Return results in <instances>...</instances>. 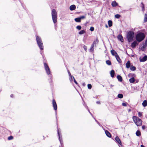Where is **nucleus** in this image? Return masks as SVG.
<instances>
[{"label": "nucleus", "instance_id": "16", "mask_svg": "<svg viewBox=\"0 0 147 147\" xmlns=\"http://www.w3.org/2000/svg\"><path fill=\"white\" fill-rule=\"evenodd\" d=\"M118 4L115 1H113L112 2L111 5L113 7H115L118 5Z\"/></svg>", "mask_w": 147, "mask_h": 147}, {"label": "nucleus", "instance_id": "1", "mask_svg": "<svg viewBox=\"0 0 147 147\" xmlns=\"http://www.w3.org/2000/svg\"><path fill=\"white\" fill-rule=\"evenodd\" d=\"M132 118L133 121L137 126H139L142 125V121L140 119L136 116H134Z\"/></svg>", "mask_w": 147, "mask_h": 147}, {"label": "nucleus", "instance_id": "37", "mask_svg": "<svg viewBox=\"0 0 147 147\" xmlns=\"http://www.w3.org/2000/svg\"><path fill=\"white\" fill-rule=\"evenodd\" d=\"M88 88L89 89H91L92 88V85L91 84L88 85Z\"/></svg>", "mask_w": 147, "mask_h": 147}, {"label": "nucleus", "instance_id": "10", "mask_svg": "<svg viewBox=\"0 0 147 147\" xmlns=\"http://www.w3.org/2000/svg\"><path fill=\"white\" fill-rule=\"evenodd\" d=\"M115 140L120 145L122 146V144H121V142L119 138V137L117 136H116L115 138Z\"/></svg>", "mask_w": 147, "mask_h": 147}, {"label": "nucleus", "instance_id": "41", "mask_svg": "<svg viewBox=\"0 0 147 147\" xmlns=\"http://www.w3.org/2000/svg\"><path fill=\"white\" fill-rule=\"evenodd\" d=\"M83 48L86 51L87 50V47L85 45L83 46Z\"/></svg>", "mask_w": 147, "mask_h": 147}, {"label": "nucleus", "instance_id": "40", "mask_svg": "<svg viewBox=\"0 0 147 147\" xmlns=\"http://www.w3.org/2000/svg\"><path fill=\"white\" fill-rule=\"evenodd\" d=\"M122 105L123 106L126 107L127 106V104L126 103L123 102L122 103Z\"/></svg>", "mask_w": 147, "mask_h": 147}, {"label": "nucleus", "instance_id": "22", "mask_svg": "<svg viewBox=\"0 0 147 147\" xmlns=\"http://www.w3.org/2000/svg\"><path fill=\"white\" fill-rule=\"evenodd\" d=\"M142 105L144 107H145L147 106V101L146 100H144L142 103Z\"/></svg>", "mask_w": 147, "mask_h": 147}, {"label": "nucleus", "instance_id": "38", "mask_svg": "<svg viewBox=\"0 0 147 147\" xmlns=\"http://www.w3.org/2000/svg\"><path fill=\"white\" fill-rule=\"evenodd\" d=\"M13 138V136H9L8 138V139L9 140H11Z\"/></svg>", "mask_w": 147, "mask_h": 147}, {"label": "nucleus", "instance_id": "39", "mask_svg": "<svg viewBox=\"0 0 147 147\" xmlns=\"http://www.w3.org/2000/svg\"><path fill=\"white\" fill-rule=\"evenodd\" d=\"M80 20H81V19H84L85 18V16H82L80 17Z\"/></svg>", "mask_w": 147, "mask_h": 147}, {"label": "nucleus", "instance_id": "18", "mask_svg": "<svg viewBox=\"0 0 147 147\" xmlns=\"http://www.w3.org/2000/svg\"><path fill=\"white\" fill-rule=\"evenodd\" d=\"M130 63L129 61H127L126 64V66L127 68H129L130 67Z\"/></svg>", "mask_w": 147, "mask_h": 147}, {"label": "nucleus", "instance_id": "34", "mask_svg": "<svg viewBox=\"0 0 147 147\" xmlns=\"http://www.w3.org/2000/svg\"><path fill=\"white\" fill-rule=\"evenodd\" d=\"M121 16L118 14H117L115 16V18L117 19L119 18L120 17H121Z\"/></svg>", "mask_w": 147, "mask_h": 147}, {"label": "nucleus", "instance_id": "33", "mask_svg": "<svg viewBox=\"0 0 147 147\" xmlns=\"http://www.w3.org/2000/svg\"><path fill=\"white\" fill-rule=\"evenodd\" d=\"M136 134L137 136H139L141 135L140 131H137L136 132Z\"/></svg>", "mask_w": 147, "mask_h": 147}, {"label": "nucleus", "instance_id": "23", "mask_svg": "<svg viewBox=\"0 0 147 147\" xmlns=\"http://www.w3.org/2000/svg\"><path fill=\"white\" fill-rule=\"evenodd\" d=\"M95 45V44L93 43L91 46L90 50V51H92V52H93L94 51V46Z\"/></svg>", "mask_w": 147, "mask_h": 147}, {"label": "nucleus", "instance_id": "43", "mask_svg": "<svg viewBox=\"0 0 147 147\" xmlns=\"http://www.w3.org/2000/svg\"><path fill=\"white\" fill-rule=\"evenodd\" d=\"M142 128L143 130H144L145 128V126L144 125H143L142 127Z\"/></svg>", "mask_w": 147, "mask_h": 147}, {"label": "nucleus", "instance_id": "32", "mask_svg": "<svg viewBox=\"0 0 147 147\" xmlns=\"http://www.w3.org/2000/svg\"><path fill=\"white\" fill-rule=\"evenodd\" d=\"M85 31L84 30H83L80 31L79 32V34H83L84 33H85Z\"/></svg>", "mask_w": 147, "mask_h": 147}, {"label": "nucleus", "instance_id": "31", "mask_svg": "<svg viewBox=\"0 0 147 147\" xmlns=\"http://www.w3.org/2000/svg\"><path fill=\"white\" fill-rule=\"evenodd\" d=\"M118 97L120 98H121L123 97V95L122 94H119L118 95Z\"/></svg>", "mask_w": 147, "mask_h": 147}, {"label": "nucleus", "instance_id": "50", "mask_svg": "<svg viewBox=\"0 0 147 147\" xmlns=\"http://www.w3.org/2000/svg\"><path fill=\"white\" fill-rule=\"evenodd\" d=\"M140 146H141V147H145L144 145H141Z\"/></svg>", "mask_w": 147, "mask_h": 147}, {"label": "nucleus", "instance_id": "8", "mask_svg": "<svg viewBox=\"0 0 147 147\" xmlns=\"http://www.w3.org/2000/svg\"><path fill=\"white\" fill-rule=\"evenodd\" d=\"M57 132H58V134L59 137V140L60 142V143H61V146H60L59 147H62V144H63V142L61 141L62 140V138H61V136L60 135V133L59 132V129H58L57 130Z\"/></svg>", "mask_w": 147, "mask_h": 147}, {"label": "nucleus", "instance_id": "47", "mask_svg": "<svg viewBox=\"0 0 147 147\" xmlns=\"http://www.w3.org/2000/svg\"><path fill=\"white\" fill-rule=\"evenodd\" d=\"M96 102L98 104H100V102L99 101H97Z\"/></svg>", "mask_w": 147, "mask_h": 147}, {"label": "nucleus", "instance_id": "44", "mask_svg": "<svg viewBox=\"0 0 147 147\" xmlns=\"http://www.w3.org/2000/svg\"><path fill=\"white\" fill-rule=\"evenodd\" d=\"M94 28H90V29L91 31H92L94 30Z\"/></svg>", "mask_w": 147, "mask_h": 147}, {"label": "nucleus", "instance_id": "4", "mask_svg": "<svg viewBox=\"0 0 147 147\" xmlns=\"http://www.w3.org/2000/svg\"><path fill=\"white\" fill-rule=\"evenodd\" d=\"M36 40L37 44L41 50L43 49V46L41 39L40 37L38 36H36Z\"/></svg>", "mask_w": 147, "mask_h": 147}, {"label": "nucleus", "instance_id": "9", "mask_svg": "<svg viewBox=\"0 0 147 147\" xmlns=\"http://www.w3.org/2000/svg\"><path fill=\"white\" fill-rule=\"evenodd\" d=\"M52 104L54 108V109L55 110H56L57 109V107L56 102L54 99L53 100Z\"/></svg>", "mask_w": 147, "mask_h": 147}, {"label": "nucleus", "instance_id": "46", "mask_svg": "<svg viewBox=\"0 0 147 147\" xmlns=\"http://www.w3.org/2000/svg\"><path fill=\"white\" fill-rule=\"evenodd\" d=\"M70 77H71V78L70 79V81H72V77L71 76H70Z\"/></svg>", "mask_w": 147, "mask_h": 147}, {"label": "nucleus", "instance_id": "7", "mask_svg": "<svg viewBox=\"0 0 147 147\" xmlns=\"http://www.w3.org/2000/svg\"><path fill=\"white\" fill-rule=\"evenodd\" d=\"M147 48V40H146L145 41V42H144L142 44V46L141 47L142 50L144 51Z\"/></svg>", "mask_w": 147, "mask_h": 147}, {"label": "nucleus", "instance_id": "52", "mask_svg": "<svg viewBox=\"0 0 147 147\" xmlns=\"http://www.w3.org/2000/svg\"><path fill=\"white\" fill-rule=\"evenodd\" d=\"M13 94H11V97H13Z\"/></svg>", "mask_w": 147, "mask_h": 147}, {"label": "nucleus", "instance_id": "17", "mask_svg": "<svg viewBox=\"0 0 147 147\" xmlns=\"http://www.w3.org/2000/svg\"><path fill=\"white\" fill-rule=\"evenodd\" d=\"M106 135L109 137L111 138V135L110 133L107 130L105 131Z\"/></svg>", "mask_w": 147, "mask_h": 147}, {"label": "nucleus", "instance_id": "28", "mask_svg": "<svg viewBox=\"0 0 147 147\" xmlns=\"http://www.w3.org/2000/svg\"><path fill=\"white\" fill-rule=\"evenodd\" d=\"M144 21V22H147V14H145Z\"/></svg>", "mask_w": 147, "mask_h": 147}, {"label": "nucleus", "instance_id": "25", "mask_svg": "<svg viewBox=\"0 0 147 147\" xmlns=\"http://www.w3.org/2000/svg\"><path fill=\"white\" fill-rule=\"evenodd\" d=\"M109 26V27H111L112 25V22L111 20H109L108 21Z\"/></svg>", "mask_w": 147, "mask_h": 147}, {"label": "nucleus", "instance_id": "58", "mask_svg": "<svg viewBox=\"0 0 147 147\" xmlns=\"http://www.w3.org/2000/svg\"><path fill=\"white\" fill-rule=\"evenodd\" d=\"M138 82V81H136V82Z\"/></svg>", "mask_w": 147, "mask_h": 147}, {"label": "nucleus", "instance_id": "14", "mask_svg": "<svg viewBox=\"0 0 147 147\" xmlns=\"http://www.w3.org/2000/svg\"><path fill=\"white\" fill-rule=\"evenodd\" d=\"M111 52L112 55L113 56H114L115 57H116V56L118 55L117 52L113 50H111Z\"/></svg>", "mask_w": 147, "mask_h": 147}, {"label": "nucleus", "instance_id": "13", "mask_svg": "<svg viewBox=\"0 0 147 147\" xmlns=\"http://www.w3.org/2000/svg\"><path fill=\"white\" fill-rule=\"evenodd\" d=\"M138 45V43H137V42L136 41H134V42H133L131 44V47L132 48H133Z\"/></svg>", "mask_w": 147, "mask_h": 147}, {"label": "nucleus", "instance_id": "36", "mask_svg": "<svg viewBox=\"0 0 147 147\" xmlns=\"http://www.w3.org/2000/svg\"><path fill=\"white\" fill-rule=\"evenodd\" d=\"M141 5H142L141 6L142 8V10H143V11H144V4H143V3H141Z\"/></svg>", "mask_w": 147, "mask_h": 147}, {"label": "nucleus", "instance_id": "20", "mask_svg": "<svg viewBox=\"0 0 147 147\" xmlns=\"http://www.w3.org/2000/svg\"><path fill=\"white\" fill-rule=\"evenodd\" d=\"M111 76L112 78H113L114 76L115 71L114 70H112L110 72Z\"/></svg>", "mask_w": 147, "mask_h": 147}, {"label": "nucleus", "instance_id": "56", "mask_svg": "<svg viewBox=\"0 0 147 147\" xmlns=\"http://www.w3.org/2000/svg\"><path fill=\"white\" fill-rule=\"evenodd\" d=\"M128 111L129 112V111H131V110L130 109H129Z\"/></svg>", "mask_w": 147, "mask_h": 147}, {"label": "nucleus", "instance_id": "2", "mask_svg": "<svg viewBox=\"0 0 147 147\" xmlns=\"http://www.w3.org/2000/svg\"><path fill=\"white\" fill-rule=\"evenodd\" d=\"M134 33L132 31H129L127 34V38L128 42H131L134 37Z\"/></svg>", "mask_w": 147, "mask_h": 147}, {"label": "nucleus", "instance_id": "12", "mask_svg": "<svg viewBox=\"0 0 147 147\" xmlns=\"http://www.w3.org/2000/svg\"><path fill=\"white\" fill-rule=\"evenodd\" d=\"M117 38L118 39L121 41L122 42H123V37L122 36V35H119L117 36Z\"/></svg>", "mask_w": 147, "mask_h": 147}, {"label": "nucleus", "instance_id": "48", "mask_svg": "<svg viewBox=\"0 0 147 147\" xmlns=\"http://www.w3.org/2000/svg\"><path fill=\"white\" fill-rule=\"evenodd\" d=\"M76 28H81V27L79 26H76Z\"/></svg>", "mask_w": 147, "mask_h": 147}, {"label": "nucleus", "instance_id": "26", "mask_svg": "<svg viewBox=\"0 0 147 147\" xmlns=\"http://www.w3.org/2000/svg\"><path fill=\"white\" fill-rule=\"evenodd\" d=\"M75 21L76 22H80L81 21V20L80 17L76 18L75 19Z\"/></svg>", "mask_w": 147, "mask_h": 147}, {"label": "nucleus", "instance_id": "24", "mask_svg": "<svg viewBox=\"0 0 147 147\" xmlns=\"http://www.w3.org/2000/svg\"><path fill=\"white\" fill-rule=\"evenodd\" d=\"M135 81V79L132 77L129 79V82L131 83H133Z\"/></svg>", "mask_w": 147, "mask_h": 147}, {"label": "nucleus", "instance_id": "29", "mask_svg": "<svg viewBox=\"0 0 147 147\" xmlns=\"http://www.w3.org/2000/svg\"><path fill=\"white\" fill-rule=\"evenodd\" d=\"M130 69L131 71H134L136 70V67L135 66H131L130 67Z\"/></svg>", "mask_w": 147, "mask_h": 147}, {"label": "nucleus", "instance_id": "6", "mask_svg": "<svg viewBox=\"0 0 147 147\" xmlns=\"http://www.w3.org/2000/svg\"><path fill=\"white\" fill-rule=\"evenodd\" d=\"M44 66L47 74L48 75L50 74L51 73L50 70L47 64L46 63H44Z\"/></svg>", "mask_w": 147, "mask_h": 147}, {"label": "nucleus", "instance_id": "51", "mask_svg": "<svg viewBox=\"0 0 147 147\" xmlns=\"http://www.w3.org/2000/svg\"><path fill=\"white\" fill-rule=\"evenodd\" d=\"M88 111H89V113L91 114V115H92V114L90 113V111L89 110H88Z\"/></svg>", "mask_w": 147, "mask_h": 147}, {"label": "nucleus", "instance_id": "30", "mask_svg": "<svg viewBox=\"0 0 147 147\" xmlns=\"http://www.w3.org/2000/svg\"><path fill=\"white\" fill-rule=\"evenodd\" d=\"M106 63L109 65H111V62L109 60H108L106 61Z\"/></svg>", "mask_w": 147, "mask_h": 147}, {"label": "nucleus", "instance_id": "3", "mask_svg": "<svg viewBox=\"0 0 147 147\" xmlns=\"http://www.w3.org/2000/svg\"><path fill=\"white\" fill-rule=\"evenodd\" d=\"M145 36L144 33L142 32H139L137 34L136 36V39L137 41L140 42L143 40Z\"/></svg>", "mask_w": 147, "mask_h": 147}, {"label": "nucleus", "instance_id": "27", "mask_svg": "<svg viewBox=\"0 0 147 147\" xmlns=\"http://www.w3.org/2000/svg\"><path fill=\"white\" fill-rule=\"evenodd\" d=\"M98 40L97 38H96V40L94 41L93 43L96 45L98 43Z\"/></svg>", "mask_w": 147, "mask_h": 147}, {"label": "nucleus", "instance_id": "5", "mask_svg": "<svg viewBox=\"0 0 147 147\" xmlns=\"http://www.w3.org/2000/svg\"><path fill=\"white\" fill-rule=\"evenodd\" d=\"M52 19L54 23L57 22V14L56 10L53 9L52 10L51 12Z\"/></svg>", "mask_w": 147, "mask_h": 147}, {"label": "nucleus", "instance_id": "57", "mask_svg": "<svg viewBox=\"0 0 147 147\" xmlns=\"http://www.w3.org/2000/svg\"><path fill=\"white\" fill-rule=\"evenodd\" d=\"M90 28H94V27L92 26H91Z\"/></svg>", "mask_w": 147, "mask_h": 147}, {"label": "nucleus", "instance_id": "59", "mask_svg": "<svg viewBox=\"0 0 147 147\" xmlns=\"http://www.w3.org/2000/svg\"><path fill=\"white\" fill-rule=\"evenodd\" d=\"M119 147H120V146H119Z\"/></svg>", "mask_w": 147, "mask_h": 147}, {"label": "nucleus", "instance_id": "15", "mask_svg": "<svg viewBox=\"0 0 147 147\" xmlns=\"http://www.w3.org/2000/svg\"><path fill=\"white\" fill-rule=\"evenodd\" d=\"M76 8V6L74 5H71L69 7V9L71 11H73L75 10Z\"/></svg>", "mask_w": 147, "mask_h": 147}, {"label": "nucleus", "instance_id": "45", "mask_svg": "<svg viewBox=\"0 0 147 147\" xmlns=\"http://www.w3.org/2000/svg\"><path fill=\"white\" fill-rule=\"evenodd\" d=\"M68 74H69V76H71V74H70V72L69 71H68Z\"/></svg>", "mask_w": 147, "mask_h": 147}, {"label": "nucleus", "instance_id": "55", "mask_svg": "<svg viewBox=\"0 0 147 147\" xmlns=\"http://www.w3.org/2000/svg\"><path fill=\"white\" fill-rule=\"evenodd\" d=\"M114 86L113 85H111L110 86H111V87H112V86Z\"/></svg>", "mask_w": 147, "mask_h": 147}, {"label": "nucleus", "instance_id": "54", "mask_svg": "<svg viewBox=\"0 0 147 147\" xmlns=\"http://www.w3.org/2000/svg\"><path fill=\"white\" fill-rule=\"evenodd\" d=\"M106 28H108V26L107 24L106 25Z\"/></svg>", "mask_w": 147, "mask_h": 147}, {"label": "nucleus", "instance_id": "19", "mask_svg": "<svg viewBox=\"0 0 147 147\" xmlns=\"http://www.w3.org/2000/svg\"><path fill=\"white\" fill-rule=\"evenodd\" d=\"M117 61L119 62V63H121V60L120 59L119 57V56L118 55H117L116 56V57H115Z\"/></svg>", "mask_w": 147, "mask_h": 147}, {"label": "nucleus", "instance_id": "11", "mask_svg": "<svg viewBox=\"0 0 147 147\" xmlns=\"http://www.w3.org/2000/svg\"><path fill=\"white\" fill-rule=\"evenodd\" d=\"M147 59V56L146 55H145L142 58H140V61L141 62H144L146 61Z\"/></svg>", "mask_w": 147, "mask_h": 147}, {"label": "nucleus", "instance_id": "49", "mask_svg": "<svg viewBox=\"0 0 147 147\" xmlns=\"http://www.w3.org/2000/svg\"><path fill=\"white\" fill-rule=\"evenodd\" d=\"M95 121H96L97 123L98 124V125H100V124L98 122V121L97 120H95Z\"/></svg>", "mask_w": 147, "mask_h": 147}, {"label": "nucleus", "instance_id": "42", "mask_svg": "<svg viewBox=\"0 0 147 147\" xmlns=\"http://www.w3.org/2000/svg\"><path fill=\"white\" fill-rule=\"evenodd\" d=\"M73 77L74 78V82L76 84H78V83H77V82L76 81V80H75V79L74 78V77Z\"/></svg>", "mask_w": 147, "mask_h": 147}, {"label": "nucleus", "instance_id": "21", "mask_svg": "<svg viewBox=\"0 0 147 147\" xmlns=\"http://www.w3.org/2000/svg\"><path fill=\"white\" fill-rule=\"evenodd\" d=\"M117 78L119 82H121L122 81V78L120 76L118 75L117 76Z\"/></svg>", "mask_w": 147, "mask_h": 147}, {"label": "nucleus", "instance_id": "53", "mask_svg": "<svg viewBox=\"0 0 147 147\" xmlns=\"http://www.w3.org/2000/svg\"><path fill=\"white\" fill-rule=\"evenodd\" d=\"M79 30H81V28H77Z\"/></svg>", "mask_w": 147, "mask_h": 147}, {"label": "nucleus", "instance_id": "35", "mask_svg": "<svg viewBox=\"0 0 147 147\" xmlns=\"http://www.w3.org/2000/svg\"><path fill=\"white\" fill-rule=\"evenodd\" d=\"M138 116L139 117H141L142 116V112H138Z\"/></svg>", "mask_w": 147, "mask_h": 147}]
</instances>
